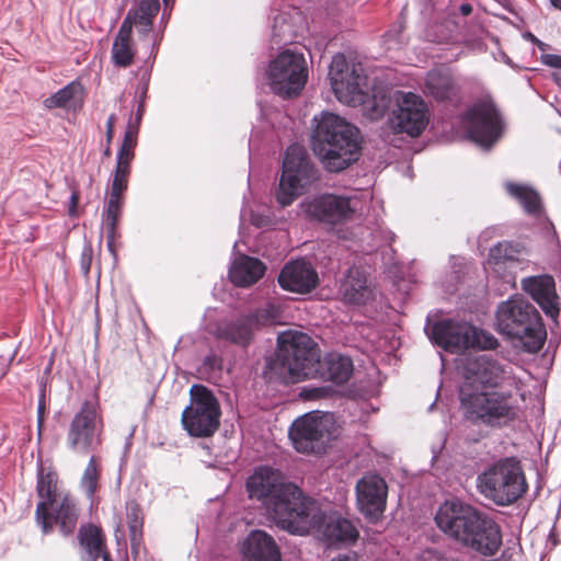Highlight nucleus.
Instances as JSON below:
<instances>
[{
    "label": "nucleus",
    "instance_id": "nucleus-28",
    "mask_svg": "<svg viewBox=\"0 0 561 561\" xmlns=\"http://www.w3.org/2000/svg\"><path fill=\"white\" fill-rule=\"evenodd\" d=\"M254 327L253 317H242L220 325L218 336L237 345L247 346L252 341Z\"/></svg>",
    "mask_w": 561,
    "mask_h": 561
},
{
    "label": "nucleus",
    "instance_id": "nucleus-44",
    "mask_svg": "<svg viewBox=\"0 0 561 561\" xmlns=\"http://www.w3.org/2000/svg\"><path fill=\"white\" fill-rule=\"evenodd\" d=\"M542 62L547 66L561 69V56L547 54L542 56Z\"/></svg>",
    "mask_w": 561,
    "mask_h": 561
},
{
    "label": "nucleus",
    "instance_id": "nucleus-33",
    "mask_svg": "<svg viewBox=\"0 0 561 561\" xmlns=\"http://www.w3.org/2000/svg\"><path fill=\"white\" fill-rule=\"evenodd\" d=\"M390 98L383 91H377L369 96L363 90V98L360 102L356 104H348L350 106H360L363 114L368 118L375 121L383 116L385 112L389 107Z\"/></svg>",
    "mask_w": 561,
    "mask_h": 561
},
{
    "label": "nucleus",
    "instance_id": "nucleus-3",
    "mask_svg": "<svg viewBox=\"0 0 561 561\" xmlns=\"http://www.w3.org/2000/svg\"><path fill=\"white\" fill-rule=\"evenodd\" d=\"M270 368L285 383L319 377L342 385L352 376L353 363L336 353L321 359L317 343L308 334L287 331L278 336V351Z\"/></svg>",
    "mask_w": 561,
    "mask_h": 561
},
{
    "label": "nucleus",
    "instance_id": "nucleus-48",
    "mask_svg": "<svg viewBox=\"0 0 561 561\" xmlns=\"http://www.w3.org/2000/svg\"><path fill=\"white\" fill-rule=\"evenodd\" d=\"M304 393L306 394L307 399H316L322 397L324 390L321 388L305 389Z\"/></svg>",
    "mask_w": 561,
    "mask_h": 561
},
{
    "label": "nucleus",
    "instance_id": "nucleus-20",
    "mask_svg": "<svg viewBox=\"0 0 561 561\" xmlns=\"http://www.w3.org/2000/svg\"><path fill=\"white\" fill-rule=\"evenodd\" d=\"M522 288L550 318L557 319L560 312L556 283L550 275L530 276L522 279Z\"/></svg>",
    "mask_w": 561,
    "mask_h": 561
},
{
    "label": "nucleus",
    "instance_id": "nucleus-2",
    "mask_svg": "<svg viewBox=\"0 0 561 561\" xmlns=\"http://www.w3.org/2000/svg\"><path fill=\"white\" fill-rule=\"evenodd\" d=\"M467 371L484 388L460 390V408L467 421L500 430L518 419L519 407L515 394L511 390L496 389L517 385L511 365L481 355L468 364Z\"/></svg>",
    "mask_w": 561,
    "mask_h": 561
},
{
    "label": "nucleus",
    "instance_id": "nucleus-21",
    "mask_svg": "<svg viewBox=\"0 0 561 561\" xmlns=\"http://www.w3.org/2000/svg\"><path fill=\"white\" fill-rule=\"evenodd\" d=\"M339 293L343 301L350 305H365L373 299L374 293L365 273L358 267L348 268L341 280Z\"/></svg>",
    "mask_w": 561,
    "mask_h": 561
},
{
    "label": "nucleus",
    "instance_id": "nucleus-13",
    "mask_svg": "<svg viewBox=\"0 0 561 561\" xmlns=\"http://www.w3.org/2000/svg\"><path fill=\"white\" fill-rule=\"evenodd\" d=\"M101 430L102 420L96 403L84 401L69 424L67 447L75 454L88 455L100 445Z\"/></svg>",
    "mask_w": 561,
    "mask_h": 561
},
{
    "label": "nucleus",
    "instance_id": "nucleus-49",
    "mask_svg": "<svg viewBox=\"0 0 561 561\" xmlns=\"http://www.w3.org/2000/svg\"><path fill=\"white\" fill-rule=\"evenodd\" d=\"M385 43L387 45V48L388 49H393L397 47V42L392 38V35L391 34H387L386 35V38H385Z\"/></svg>",
    "mask_w": 561,
    "mask_h": 561
},
{
    "label": "nucleus",
    "instance_id": "nucleus-35",
    "mask_svg": "<svg viewBox=\"0 0 561 561\" xmlns=\"http://www.w3.org/2000/svg\"><path fill=\"white\" fill-rule=\"evenodd\" d=\"M81 85L72 82L57 91L51 96L47 98L44 101V106L48 110L57 107H71L73 101L77 99L78 95L81 94Z\"/></svg>",
    "mask_w": 561,
    "mask_h": 561
},
{
    "label": "nucleus",
    "instance_id": "nucleus-51",
    "mask_svg": "<svg viewBox=\"0 0 561 561\" xmlns=\"http://www.w3.org/2000/svg\"><path fill=\"white\" fill-rule=\"evenodd\" d=\"M459 11L462 15L467 16V15L471 14L472 5L469 3H463L460 5Z\"/></svg>",
    "mask_w": 561,
    "mask_h": 561
},
{
    "label": "nucleus",
    "instance_id": "nucleus-55",
    "mask_svg": "<svg viewBox=\"0 0 561 561\" xmlns=\"http://www.w3.org/2000/svg\"><path fill=\"white\" fill-rule=\"evenodd\" d=\"M104 154H105V156H110V154H111L110 147H107V148L105 149Z\"/></svg>",
    "mask_w": 561,
    "mask_h": 561
},
{
    "label": "nucleus",
    "instance_id": "nucleus-18",
    "mask_svg": "<svg viewBox=\"0 0 561 561\" xmlns=\"http://www.w3.org/2000/svg\"><path fill=\"white\" fill-rule=\"evenodd\" d=\"M428 335L442 348L458 353L470 348L473 327L466 322L440 320L432 325Z\"/></svg>",
    "mask_w": 561,
    "mask_h": 561
},
{
    "label": "nucleus",
    "instance_id": "nucleus-27",
    "mask_svg": "<svg viewBox=\"0 0 561 561\" xmlns=\"http://www.w3.org/2000/svg\"><path fill=\"white\" fill-rule=\"evenodd\" d=\"M425 92L436 100H448L458 92V87L448 69L439 68L427 72Z\"/></svg>",
    "mask_w": 561,
    "mask_h": 561
},
{
    "label": "nucleus",
    "instance_id": "nucleus-46",
    "mask_svg": "<svg viewBox=\"0 0 561 561\" xmlns=\"http://www.w3.org/2000/svg\"><path fill=\"white\" fill-rule=\"evenodd\" d=\"M420 561H442V559L437 551L426 549L421 553Z\"/></svg>",
    "mask_w": 561,
    "mask_h": 561
},
{
    "label": "nucleus",
    "instance_id": "nucleus-42",
    "mask_svg": "<svg viewBox=\"0 0 561 561\" xmlns=\"http://www.w3.org/2000/svg\"><path fill=\"white\" fill-rule=\"evenodd\" d=\"M508 243L499 242L496 245L490 249L489 259L493 260L495 263H499L501 260L508 257Z\"/></svg>",
    "mask_w": 561,
    "mask_h": 561
},
{
    "label": "nucleus",
    "instance_id": "nucleus-47",
    "mask_svg": "<svg viewBox=\"0 0 561 561\" xmlns=\"http://www.w3.org/2000/svg\"><path fill=\"white\" fill-rule=\"evenodd\" d=\"M115 122H116V116L114 114L110 115L106 121V138H107L108 142L111 141V139L113 137Z\"/></svg>",
    "mask_w": 561,
    "mask_h": 561
},
{
    "label": "nucleus",
    "instance_id": "nucleus-50",
    "mask_svg": "<svg viewBox=\"0 0 561 561\" xmlns=\"http://www.w3.org/2000/svg\"><path fill=\"white\" fill-rule=\"evenodd\" d=\"M142 114H144V103L141 102L138 105V110H137V114H136V118H135V124L134 125L139 126L140 121L142 118Z\"/></svg>",
    "mask_w": 561,
    "mask_h": 561
},
{
    "label": "nucleus",
    "instance_id": "nucleus-43",
    "mask_svg": "<svg viewBox=\"0 0 561 561\" xmlns=\"http://www.w3.org/2000/svg\"><path fill=\"white\" fill-rule=\"evenodd\" d=\"M137 134H138V126L129 123L127 126V129L125 131V135H124L123 144L136 146Z\"/></svg>",
    "mask_w": 561,
    "mask_h": 561
},
{
    "label": "nucleus",
    "instance_id": "nucleus-19",
    "mask_svg": "<svg viewBox=\"0 0 561 561\" xmlns=\"http://www.w3.org/2000/svg\"><path fill=\"white\" fill-rule=\"evenodd\" d=\"M279 286L296 294H309L319 285V276L310 262L304 259L288 262L278 276Z\"/></svg>",
    "mask_w": 561,
    "mask_h": 561
},
{
    "label": "nucleus",
    "instance_id": "nucleus-4",
    "mask_svg": "<svg viewBox=\"0 0 561 561\" xmlns=\"http://www.w3.org/2000/svg\"><path fill=\"white\" fill-rule=\"evenodd\" d=\"M312 150L325 170L343 171L358 159L359 130L340 116L325 113L313 131Z\"/></svg>",
    "mask_w": 561,
    "mask_h": 561
},
{
    "label": "nucleus",
    "instance_id": "nucleus-14",
    "mask_svg": "<svg viewBox=\"0 0 561 561\" xmlns=\"http://www.w3.org/2000/svg\"><path fill=\"white\" fill-rule=\"evenodd\" d=\"M329 79L336 99L344 104H356L363 98L367 77L360 64L348 61L343 54L333 56Z\"/></svg>",
    "mask_w": 561,
    "mask_h": 561
},
{
    "label": "nucleus",
    "instance_id": "nucleus-29",
    "mask_svg": "<svg viewBox=\"0 0 561 561\" xmlns=\"http://www.w3.org/2000/svg\"><path fill=\"white\" fill-rule=\"evenodd\" d=\"M79 541L85 550V561H96L102 557L103 561H111L107 552L104 551V536L102 530L94 525L82 526L79 530Z\"/></svg>",
    "mask_w": 561,
    "mask_h": 561
},
{
    "label": "nucleus",
    "instance_id": "nucleus-30",
    "mask_svg": "<svg viewBox=\"0 0 561 561\" xmlns=\"http://www.w3.org/2000/svg\"><path fill=\"white\" fill-rule=\"evenodd\" d=\"M160 10V0H140L136 9L129 10L123 22H128V26H136L144 34L150 32L152 19Z\"/></svg>",
    "mask_w": 561,
    "mask_h": 561
},
{
    "label": "nucleus",
    "instance_id": "nucleus-17",
    "mask_svg": "<svg viewBox=\"0 0 561 561\" xmlns=\"http://www.w3.org/2000/svg\"><path fill=\"white\" fill-rule=\"evenodd\" d=\"M355 491L359 512L370 520H377L387 504L388 485L385 479L375 473L365 474L357 481Z\"/></svg>",
    "mask_w": 561,
    "mask_h": 561
},
{
    "label": "nucleus",
    "instance_id": "nucleus-36",
    "mask_svg": "<svg viewBox=\"0 0 561 561\" xmlns=\"http://www.w3.org/2000/svg\"><path fill=\"white\" fill-rule=\"evenodd\" d=\"M127 525L129 528L131 548L135 549L140 545L142 536V513L136 502H128L126 505Z\"/></svg>",
    "mask_w": 561,
    "mask_h": 561
},
{
    "label": "nucleus",
    "instance_id": "nucleus-5",
    "mask_svg": "<svg viewBox=\"0 0 561 561\" xmlns=\"http://www.w3.org/2000/svg\"><path fill=\"white\" fill-rule=\"evenodd\" d=\"M495 328L508 339L519 341L528 353L538 352L547 336L540 313L520 296H513L499 305Z\"/></svg>",
    "mask_w": 561,
    "mask_h": 561
},
{
    "label": "nucleus",
    "instance_id": "nucleus-6",
    "mask_svg": "<svg viewBox=\"0 0 561 561\" xmlns=\"http://www.w3.org/2000/svg\"><path fill=\"white\" fill-rule=\"evenodd\" d=\"M527 488L522 466L515 458L500 459L477 477L479 493L501 506L516 502Z\"/></svg>",
    "mask_w": 561,
    "mask_h": 561
},
{
    "label": "nucleus",
    "instance_id": "nucleus-1",
    "mask_svg": "<svg viewBox=\"0 0 561 561\" xmlns=\"http://www.w3.org/2000/svg\"><path fill=\"white\" fill-rule=\"evenodd\" d=\"M251 499L262 502L268 517L282 529L293 535L318 531L329 543L353 542L358 537L356 527L347 519L329 517L317 502L305 496L284 474L271 467H261L249 478Z\"/></svg>",
    "mask_w": 561,
    "mask_h": 561
},
{
    "label": "nucleus",
    "instance_id": "nucleus-10",
    "mask_svg": "<svg viewBox=\"0 0 561 561\" xmlns=\"http://www.w3.org/2000/svg\"><path fill=\"white\" fill-rule=\"evenodd\" d=\"M314 180V169L304 147L296 144L289 146L283 161L277 202L283 207L290 205Z\"/></svg>",
    "mask_w": 561,
    "mask_h": 561
},
{
    "label": "nucleus",
    "instance_id": "nucleus-45",
    "mask_svg": "<svg viewBox=\"0 0 561 561\" xmlns=\"http://www.w3.org/2000/svg\"><path fill=\"white\" fill-rule=\"evenodd\" d=\"M330 561H363L356 552L340 553Z\"/></svg>",
    "mask_w": 561,
    "mask_h": 561
},
{
    "label": "nucleus",
    "instance_id": "nucleus-11",
    "mask_svg": "<svg viewBox=\"0 0 561 561\" xmlns=\"http://www.w3.org/2000/svg\"><path fill=\"white\" fill-rule=\"evenodd\" d=\"M332 414H306L297 419L289 431L294 447L299 453H322L335 436Z\"/></svg>",
    "mask_w": 561,
    "mask_h": 561
},
{
    "label": "nucleus",
    "instance_id": "nucleus-34",
    "mask_svg": "<svg viewBox=\"0 0 561 561\" xmlns=\"http://www.w3.org/2000/svg\"><path fill=\"white\" fill-rule=\"evenodd\" d=\"M124 199L108 198L103 211L102 224L106 234L107 248L113 251L114 242L117 237L116 228L122 213Z\"/></svg>",
    "mask_w": 561,
    "mask_h": 561
},
{
    "label": "nucleus",
    "instance_id": "nucleus-52",
    "mask_svg": "<svg viewBox=\"0 0 561 561\" xmlns=\"http://www.w3.org/2000/svg\"><path fill=\"white\" fill-rule=\"evenodd\" d=\"M70 199H71V206H70V208H69V214H70L71 216H73V215L76 214V207H77V204H78V196H77V194H75V193H73V194L71 195V198H70Z\"/></svg>",
    "mask_w": 561,
    "mask_h": 561
},
{
    "label": "nucleus",
    "instance_id": "nucleus-24",
    "mask_svg": "<svg viewBox=\"0 0 561 561\" xmlns=\"http://www.w3.org/2000/svg\"><path fill=\"white\" fill-rule=\"evenodd\" d=\"M481 523L484 527L479 526L476 534L471 537L468 548L484 557H493L497 553L502 546V533L500 525L488 514Z\"/></svg>",
    "mask_w": 561,
    "mask_h": 561
},
{
    "label": "nucleus",
    "instance_id": "nucleus-15",
    "mask_svg": "<svg viewBox=\"0 0 561 561\" xmlns=\"http://www.w3.org/2000/svg\"><path fill=\"white\" fill-rule=\"evenodd\" d=\"M301 211L310 219L335 226L353 219L355 207L352 199L335 194H323L300 204Z\"/></svg>",
    "mask_w": 561,
    "mask_h": 561
},
{
    "label": "nucleus",
    "instance_id": "nucleus-32",
    "mask_svg": "<svg viewBox=\"0 0 561 561\" xmlns=\"http://www.w3.org/2000/svg\"><path fill=\"white\" fill-rule=\"evenodd\" d=\"M506 191L511 196L518 201L527 214L534 216L540 214L541 201L535 190L522 184L507 183Z\"/></svg>",
    "mask_w": 561,
    "mask_h": 561
},
{
    "label": "nucleus",
    "instance_id": "nucleus-31",
    "mask_svg": "<svg viewBox=\"0 0 561 561\" xmlns=\"http://www.w3.org/2000/svg\"><path fill=\"white\" fill-rule=\"evenodd\" d=\"M134 58L131 47V28L128 22H123L112 47V59L116 66L128 67Z\"/></svg>",
    "mask_w": 561,
    "mask_h": 561
},
{
    "label": "nucleus",
    "instance_id": "nucleus-56",
    "mask_svg": "<svg viewBox=\"0 0 561 561\" xmlns=\"http://www.w3.org/2000/svg\"><path fill=\"white\" fill-rule=\"evenodd\" d=\"M165 3H168V0H164Z\"/></svg>",
    "mask_w": 561,
    "mask_h": 561
},
{
    "label": "nucleus",
    "instance_id": "nucleus-12",
    "mask_svg": "<svg viewBox=\"0 0 561 561\" xmlns=\"http://www.w3.org/2000/svg\"><path fill=\"white\" fill-rule=\"evenodd\" d=\"M396 107L389 117V125L397 134L419 137L430 123V108L422 96L413 92L397 91Z\"/></svg>",
    "mask_w": 561,
    "mask_h": 561
},
{
    "label": "nucleus",
    "instance_id": "nucleus-39",
    "mask_svg": "<svg viewBox=\"0 0 561 561\" xmlns=\"http://www.w3.org/2000/svg\"><path fill=\"white\" fill-rule=\"evenodd\" d=\"M470 347L493 350L497 346V340L489 332L473 327V336L470 339Z\"/></svg>",
    "mask_w": 561,
    "mask_h": 561
},
{
    "label": "nucleus",
    "instance_id": "nucleus-54",
    "mask_svg": "<svg viewBox=\"0 0 561 561\" xmlns=\"http://www.w3.org/2000/svg\"><path fill=\"white\" fill-rule=\"evenodd\" d=\"M550 3L553 8L561 11V0H550Z\"/></svg>",
    "mask_w": 561,
    "mask_h": 561
},
{
    "label": "nucleus",
    "instance_id": "nucleus-16",
    "mask_svg": "<svg viewBox=\"0 0 561 561\" xmlns=\"http://www.w3.org/2000/svg\"><path fill=\"white\" fill-rule=\"evenodd\" d=\"M466 124L470 138L483 148L491 147L500 137L501 119L493 104H476L466 114Z\"/></svg>",
    "mask_w": 561,
    "mask_h": 561
},
{
    "label": "nucleus",
    "instance_id": "nucleus-38",
    "mask_svg": "<svg viewBox=\"0 0 561 561\" xmlns=\"http://www.w3.org/2000/svg\"><path fill=\"white\" fill-rule=\"evenodd\" d=\"M130 169L115 168V173L110 191V198L123 199V193L127 190Z\"/></svg>",
    "mask_w": 561,
    "mask_h": 561
},
{
    "label": "nucleus",
    "instance_id": "nucleus-37",
    "mask_svg": "<svg viewBox=\"0 0 561 561\" xmlns=\"http://www.w3.org/2000/svg\"><path fill=\"white\" fill-rule=\"evenodd\" d=\"M99 467L96 458L91 456L81 478V488L89 497H92L98 489Z\"/></svg>",
    "mask_w": 561,
    "mask_h": 561
},
{
    "label": "nucleus",
    "instance_id": "nucleus-9",
    "mask_svg": "<svg viewBox=\"0 0 561 561\" xmlns=\"http://www.w3.org/2000/svg\"><path fill=\"white\" fill-rule=\"evenodd\" d=\"M272 91L284 98L297 96L304 89L307 78V62L302 54L291 50L280 53L266 70Z\"/></svg>",
    "mask_w": 561,
    "mask_h": 561
},
{
    "label": "nucleus",
    "instance_id": "nucleus-23",
    "mask_svg": "<svg viewBox=\"0 0 561 561\" xmlns=\"http://www.w3.org/2000/svg\"><path fill=\"white\" fill-rule=\"evenodd\" d=\"M241 551L244 561H280V553L274 539L260 529L249 534Z\"/></svg>",
    "mask_w": 561,
    "mask_h": 561
},
{
    "label": "nucleus",
    "instance_id": "nucleus-8",
    "mask_svg": "<svg viewBox=\"0 0 561 561\" xmlns=\"http://www.w3.org/2000/svg\"><path fill=\"white\" fill-rule=\"evenodd\" d=\"M190 394V405L182 413L183 427L191 436L209 437L219 427V402L214 393L202 385H193Z\"/></svg>",
    "mask_w": 561,
    "mask_h": 561
},
{
    "label": "nucleus",
    "instance_id": "nucleus-26",
    "mask_svg": "<svg viewBox=\"0 0 561 561\" xmlns=\"http://www.w3.org/2000/svg\"><path fill=\"white\" fill-rule=\"evenodd\" d=\"M265 273L264 264L254 257L240 255L231 264L229 276L239 287H248L256 283Z\"/></svg>",
    "mask_w": 561,
    "mask_h": 561
},
{
    "label": "nucleus",
    "instance_id": "nucleus-7",
    "mask_svg": "<svg viewBox=\"0 0 561 561\" xmlns=\"http://www.w3.org/2000/svg\"><path fill=\"white\" fill-rule=\"evenodd\" d=\"M484 516L485 513L474 506L455 499L439 506L435 522L445 535L468 548L474 530L479 526L484 527L481 523Z\"/></svg>",
    "mask_w": 561,
    "mask_h": 561
},
{
    "label": "nucleus",
    "instance_id": "nucleus-25",
    "mask_svg": "<svg viewBox=\"0 0 561 561\" xmlns=\"http://www.w3.org/2000/svg\"><path fill=\"white\" fill-rule=\"evenodd\" d=\"M47 533L53 530V525H57L64 536L73 533L78 520V510L71 497L65 495L64 497L54 502L53 505L47 506Z\"/></svg>",
    "mask_w": 561,
    "mask_h": 561
},
{
    "label": "nucleus",
    "instance_id": "nucleus-40",
    "mask_svg": "<svg viewBox=\"0 0 561 561\" xmlns=\"http://www.w3.org/2000/svg\"><path fill=\"white\" fill-rule=\"evenodd\" d=\"M279 316V308L274 304H267L266 307L260 311H257L254 320L256 322H261L263 324L271 323L275 321Z\"/></svg>",
    "mask_w": 561,
    "mask_h": 561
},
{
    "label": "nucleus",
    "instance_id": "nucleus-41",
    "mask_svg": "<svg viewBox=\"0 0 561 561\" xmlns=\"http://www.w3.org/2000/svg\"><path fill=\"white\" fill-rule=\"evenodd\" d=\"M134 145L122 144L121 149L117 153L116 167L130 169L129 164L134 159Z\"/></svg>",
    "mask_w": 561,
    "mask_h": 561
},
{
    "label": "nucleus",
    "instance_id": "nucleus-53",
    "mask_svg": "<svg viewBox=\"0 0 561 561\" xmlns=\"http://www.w3.org/2000/svg\"><path fill=\"white\" fill-rule=\"evenodd\" d=\"M44 423V407H38V432L41 433Z\"/></svg>",
    "mask_w": 561,
    "mask_h": 561
},
{
    "label": "nucleus",
    "instance_id": "nucleus-22",
    "mask_svg": "<svg viewBox=\"0 0 561 561\" xmlns=\"http://www.w3.org/2000/svg\"><path fill=\"white\" fill-rule=\"evenodd\" d=\"M58 476L53 470H47L43 467L39 468L37 473V495L39 502L36 506V520L42 526L43 533H47V506L53 505L55 501L64 497L66 494H61L57 491Z\"/></svg>",
    "mask_w": 561,
    "mask_h": 561
}]
</instances>
